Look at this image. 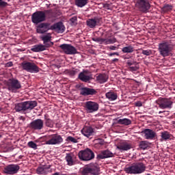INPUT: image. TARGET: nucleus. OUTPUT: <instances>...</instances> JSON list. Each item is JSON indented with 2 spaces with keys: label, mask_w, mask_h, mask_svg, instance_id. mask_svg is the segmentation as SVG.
Returning <instances> with one entry per match:
<instances>
[{
  "label": "nucleus",
  "mask_w": 175,
  "mask_h": 175,
  "mask_svg": "<svg viewBox=\"0 0 175 175\" xmlns=\"http://www.w3.org/2000/svg\"><path fill=\"white\" fill-rule=\"evenodd\" d=\"M37 106L38 103L35 100L25 101L15 104L14 110L16 113H25V111L35 109Z\"/></svg>",
  "instance_id": "nucleus-1"
},
{
  "label": "nucleus",
  "mask_w": 175,
  "mask_h": 175,
  "mask_svg": "<svg viewBox=\"0 0 175 175\" xmlns=\"http://www.w3.org/2000/svg\"><path fill=\"white\" fill-rule=\"evenodd\" d=\"M129 174H140L146 172V165L143 163H135L125 168Z\"/></svg>",
  "instance_id": "nucleus-2"
},
{
  "label": "nucleus",
  "mask_w": 175,
  "mask_h": 175,
  "mask_svg": "<svg viewBox=\"0 0 175 175\" xmlns=\"http://www.w3.org/2000/svg\"><path fill=\"white\" fill-rule=\"evenodd\" d=\"M46 13H53V10L44 11H37L32 14L31 21L33 24L38 25L43 21H46Z\"/></svg>",
  "instance_id": "nucleus-3"
},
{
  "label": "nucleus",
  "mask_w": 175,
  "mask_h": 175,
  "mask_svg": "<svg viewBox=\"0 0 175 175\" xmlns=\"http://www.w3.org/2000/svg\"><path fill=\"white\" fill-rule=\"evenodd\" d=\"M7 87L8 91L16 94V92H18V90L21 88V82L17 79H10L7 83Z\"/></svg>",
  "instance_id": "nucleus-4"
},
{
  "label": "nucleus",
  "mask_w": 175,
  "mask_h": 175,
  "mask_svg": "<svg viewBox=\"0 0 175 175\" xmlns=\"http://www.w3.org/2000/svg\"><path fill=\"white\" fill-rule=\"evenodd\" d=\"M78 156L81 161H91L95 158V153L90 149L86 148L83 150H80L78 153Z\"/></svg>",
  "instance_id": "nucleus-5"
},
{
  "label": "nucleus",
  "mask_w": 175,
  "mask_h": 175,
  "mask_svg": "<svg viewBox=\"0 0 175 175\" xmlns=\"http://www.w3.org/2000/svg\"><path fill=\"white\" fill-rule=\"evenodd\" d=\"M158 51L160 55L165 58V57H169L172 53V47L167 42H161L159 44Z\"/></svg>",
  "instance_id": "nucleus-6"
},
{
  "label": "nucleus",
  "mask_w": 175,
  "mask_h": 175,
  "mask_svg": "<svg viewBox=\"0 0 175 175\" xmlns=\"http://www.w3.org/2000/svg\"><path fill=\"white\" fill-rule=\"evenodd\" d=\"M100 170L98 165L90 164L83 167L81 172V175H98Z\"/></svg>",
  "instance_id": "nucleus-7"
},
{
  "label": "nucleus",
  "mask_w": 175,
  "mask_h": 175,
  "mask_svg": "<svg viewBox=\"0 0 175 175\" xmlns=\"http://www.w3.org/2000/svg\"><path fill=\"white\" fill-rule=\"evenodd\" d=\"M21 66L23 70H26L29 73H39V67L35 63L23 62L21 63Z\"/></svg>",
  "instance_id": "nucleus-8"
},
{
  "label": "nucleus",
  "mask_w": 175,
  "mask_h": 175,
  "mask_svg": "<svg viewBox=\"0 0 175 175\" xmlns=\"http://www.w3.org/2000/svg\"><path fill=\"white\" fill-rule=\"evenodd\" d=\"M85 110L86 113H95L99 110V104L94 101H87L85 103Z\"/></svg>",
  "instance_id": "nucleus-9"
},
{
  "label": "nucleus",
  "mask_w": 175,
  "mask_h": 175,
  "mask_svg": "<svg viewBox=\"0 0 175 175\" xmlns=\"http://www.w3.org/2000/svg\"><path fill=\"white\" fill-rule=\"evenodd\" d=\"M135 6L139 8L140 12H143V13H147L150 10L148 0H137Z\"/></svg>",
  "instance_id": "nucleus-10"
},
{
  "label": "nucleus",
  "mask_w": 175,
  "mask_h": 175,
  "mask_svg": "<svg viewBox=\"0 0 175 175\" xmlns=\"http://www.w3.org/2000/svg\"><path fill=\"white\" fill-rule=\"evenodd\" d=\"M19 170L20 166L18 165L10 164L4 167L3 173H5V174L13 175L16 174V173H18Z\"/></svg>",
  "instance_id": "nucleus-11"
},
{
  "label": "nucleus",
  "mask_w": 175,
  "mask_h": 175,
  "mask_svg": "<svg viewBox=\"0 0 175 175\" xmlns=\"http://www.w3.org/2000/svg\"><path fill=\"white\" fill-rule=\"evenodd\" d=\"M60 49L65 53V54H68L69 55H72L73 54H77V49L70 44H62L59 46Z\"/></svg>",
  "instance_id": "nucleus-12"
},
{
  "label": "nucleus",
  "mask_w": 175,
  "mask_h": 175,
  "mask_svg": "<svg viewBox=\"0 0 175 175\" xmlns=\"http://www.w3.org/2000/svg\"><path fill=\"white\" fill-rule=\"evenodd\" d=\"M64 142V139L59 135H52L49 136V139L45 142V144L49 146H54L55 144H60Z\"/></svg>",
  "instance_id": "nucleus-13"
},
{
  "label": "nucleus",
  "mask_w": 175,
  "mask_h": 175,
  "mask_svg": "<svg viewBox=\"0 0 175 175\" xmlns=\"http://www.w3.org/2000/svg\"><path fill=\"white\" fill-rule=\"evenodd\" d=\"M93 42H96V43H98V44H113V43H116L117 40L114 38H102L94 37L92 38Z\"/></svg>",
  "instance_id": "nucleus-14"
},
{
  "label": "nucleus",
  "mask_w": 175,
  "mask_h": 175,
  "mask_svg": "<svg viewBox=\"0 0 175 175\" xmlns=\"http://www.w3.org/2000/svg\"><path fill=\"white\" fill-rule=\"evenodd\" d=\"M78 78L83 83H90L92 80V75L88 74V70H83L79 74Z\"/></svg>",
  "instance_id": "nucleus-15"
},
{
  "label": "nucleus",
  "mask_w": 175,
  "mask_h": 175,
  "mask_svg": "<svg viewBox=\"0 0 175 175\" xmlns=\"http://www.w3.org/2000/svg\"><path fill=\"white\" fill-rule=\"evenodd\" d=\"M29 128L34 131H40L43 129V121L42 119H36L29 124Z\"/></svg>",
  "instance_id": "nucleus-16"
},
{
  "label": "nucleus",
  "mask_w": 175,
  "mask_h": 175,
  "mask_svg": "<svg viewBox=\"0 0 175 175\" xmlns=\"http://www.w3.org/2000/svg\"><path fill=\"white\" fill-rule=\"evenodd\" d=\"M96 90L94 88L87 87L81 88L80 95L82 96H89V95H96Z\"/></svg>",
  "instance_id": "nucleus-17"
},
{
  "label": "nucleus",
  "mask_w": 175,
  "mask_h": 175,
  "mask_svg": "<svg viewBox=\"0 0 175 175\" xmlns=\"http://www.w3.org/2000/svg\"><path fill=\"white\" fill-rule=\"evenodd\" d=\"M52 31H55L57 33H64L65 32V26L62 22H58L51 26Z\"/></svg>",
  "instance_id": "nucleus-18"
},
{
  "label": "nucleus",
  "mask_w": 175,
  "mask_h": 175,
  "mask_svg": "<svg viewBox=\"0 0 175 175\" xmlns=\"http://www.w3.org/2000/svg\"><path fill=\"white\" fill-rule=\"evenodd\" d=\"M51 29V27H50V23H42L40 24L37 28V33H46L47 31H50Z\"/></svg>",
  "instance_id": "nucleus-19"
},
{
  "label": "nucleus",
  "mask_w": 175,
  "mask_h": 175,
  "mask_svg": "<svg viewBox=\"0 0 175 175\" xmlns=\"http://www.w3.org/2000/svg\"><path fill=\"white\" fill-rule=\"evenodd\" d=\"M173 106V101L169 98H162L161 103L159 104L160 109H172Z\"/></svg>",
  "instance_id": "nucleus-20"
},
{
  "label": "nucleus",
  "mask_w": 175,
  "mask_h": 175,
  "mask_svg": "<svg viewBox=\"0 0 175 175\" xmlns=\"http://www.w3.org/2000/svg\"><path fill=\"white\" fill-rule=\"evenodd\" d=\"M142 133H144L145 139L147 140H152L157 136V133L152 129H146L142 131Z\"/></svg>",
  "instance_id": "nucleus-21"
},
{
  "label": "nucleus",
  "mask_w": 175,
  "mask_h": 175,
  "mask_svg": "<svg viewBox=\"0 0 175 175\" xmlns=\"http://www.w3.org/2000/svg\"><path fill=\"white\" fill-rule=\"evenodd\" d=\"M116 148L121 152L123 151H128L132 148V144L126 142H121L117 145Z\"/></svg>",
  "instance_id": "nucleus-22"
},
{
  "label": "nucleus",
  "mask_w": 175,
  "mask_h": 175,
  "mask_svg": "<svg viewBox=\"0 0 175 175\" xmlns=\"http://www.w3.org/2000/svg\"><path fill=\"white\" fill-rule=\"evenodd\" d=\"M65 159L68 166H73L76 163V156L73 152L66 153Z\"/></svg>",
  "instance_id": "nucleus-23"
},
{
  "label": "nucleus",
  "mask_w": 175,
  "mask_h": 175,
  "mask_svg": "<svg viewBox=\"0 0 175 175\" xmlns=\"http://www.w3.org/2000/svg\"><path fill=\"white\" fill-rule=\"evenodd\" d=\"M113 157H114V154L111 152V151L105 150L101 151V152L97 155V159H106V158H113Z\"/></svg>",
  "instance_id": "nucleus-24"
},
{
  "label": "nucleus",
  "mask_w": 175,
  "mask_h": 175,
  "mask_svg": "<svg viewBox=\"0 0 175 175\" xmlns=\"http://www.w3.org/2000/svg\"><path fill=\"white\" fill-rule=\"evenodd\" d=\"M109 80V75L107 74H98L96 76V81L99 84H105Z\"/></svg>",
  "instance_id": "nucleus-25"
},
{
  "label": "nucleus",
  "mask_w": 175,
  "mask_h": 175,
  "mask_svg": "<svg viewBox=\"0 0 175 175\" xmlns=\"http://www.w3.org/2000/svg\"><path fill=\"white\" fill-rule=\"evenodd\" d=\"M81 133L85 137H90V136H92L94 135V129L90 126H85L81 130Z\"/></svg>",
  "instance_id": "nucleus-26"
},
{
  "label": "nucleus",
  "mask_w": 175,
  "mask_h": 175,
  "mask_svg": "<svg viewBox=\"0 0 175 175\" xmlns=\"http://www.w3.org/2000/svg\"><path fill=\"white\" fill-rule=\"evenodd\" d=\"M46 47L43 44H36L32 46L31 51L33 53H40V51H44Z\"/></svg>",
  "instance_id": "nucleus-27"
},
{
  "label": "nucleus",
  "mask_w": 175,
  "mask_h": 175,
  "mask_svg": "<svg viewBox=\"0 0 175 175\" xmlns=\"http://www.w3.org/2000/svg\"><path fill=\"white\" fill-rule=\"evenodd\" d=\"M44 120H45V125L48 126V128H53L54 126V121L50 119L49 114L46 113L44 115Z\"/></svg>",
  "instance_id": "nucleus-28"
},
{
  "label": "nucleus",
  "mask_w": 175,
  "mask_h": 175,
  "mask_svg": "<svg viewBox=\"0 0 175 175\" xmlns=\"http://www.w3.org/2000/svg\"><path fill=\"white\" fill-rule=\"evenodd\" d=\"M117 124H120V125H131L132 124V120H129L128 118H122V119H118L117 120Z\"/></svg>",
  "instance_id": "nucleus-29"
},
{
  "label": "nucleus",
  "mask_w": 175,
  "mask_h": 175,
  "mask_svg": "<svg viewBox=\"0 0 175 175\" xmlns=\"http://www.w3.org/2000/svg\"><path fill=\"white\" fill-rule=\"evenodd\" d=\"M97 23H98V19H96V18L88 19L86 21V24L88 27H89L90 28H95V27H96Z\"/></svg>",
  "instance_id": "nucleus-30"
},
{
  "label": "nucleus",
  "mask_w": 175,
  "mask_h": 175,
  "mask_svg": "<svg viewBox=\"0 0 175 175\" xmlns=\"http://www.w3.org/2000/svg\"><path fill=\"white\" fill-rule=\"evenodd\" d=\"M161 142H163V140H169V139L172 137V134H170V133H169L168 131H163L161 133Z\"/></svg>",
  "instance_id": "nucleus-31"
},
{
  "label": "nucleus",
  "mask_w": 175,
  "mask_h": 175,
  "mask_svg": "<svg viewBox=\"0 0 175 175\" xmlns=\"http://www.w3.org/2000/svg\"><path fill=\"white\" fill-rule=\"evenodd\" d=\"M75 3L77 8H84L88 3V0H75Z\"/></svg>",
  "instance_id": "nucleus-32"
},
{
  "label": "nucleus",
  "mask_w": 175,
  "mask_h": 175,
  "mask_svg": "<svg viewBox=\"0 0 175 175\" xmlns=\"http://www.w3.org/2000/svg\"><path fill=\"white\" fill-rule=\"evenodd\" d=\"M105 96L109 100H116L117 99V94L113 92H108L106 93Z\"/></svg>",
  "instance_id": "nucleus-33"
},
{
  "label": "nucleus",
  "mask_w": 175,
  "mask_h": 175,
  "mask_svg": "<svg viewBox=\"0 0 175 175\" xmlns=\"http://www.w3.org/2000/svg\"><path fill=\"white\" fill-rule=\"evenodd\" d=\"M51 167V165H49L47 168L44 167H38L37 168V173L38 174H47V170Z\"/></svg>",
  "instance_id": "nucleus-34"
},
{
  "label": "nucleus",
  "mask_w": 175,
  "mask_h": 175,
  "mask_svg": "<svg viewBox=\"0 0 175 175\" xmlns=\"http://www.w3.org/2000/svg\"><path fill=\"white\" fill-rule=\"evenodd\" d=\"M122 53L129 54L131 53H133V51H135V49L131 45H129L127 46L123 47L122 49Z\"/></svg>",
  "instance_id": "nucleus-35"
},
{
  "label": "nucleus",
  "mask_w": 175,
  "mask_h": 175,
  "mask_svg": "<svg viewBox=\"0 0 175 175\" xmlns=\"http://www.w3.org/2000/svg\"><path fill=\"white\" fill-rule=\"evenodd\" d=\"M40 39L43 41V43H47V42L51 41V33H48L46 35L42 36Z\"/></svg>",
  "instance_id": "nucleus-36"
},
{
  "label": "nucleus",
  "mask_w": 175,
  "mask_h": 175,
  "mask_svg": "<svg viewBox=\"0 0 175 175\" xmlns=\"http://www.w3.org/2000/svg\"><path fill=\"white\" fill-rule=\"evenodd\" d=\"M172 9H173V6H172V5L167 4L162 8V12H163V13H166L167 12H170Z\"/></svg>",
  "instance_id": "nucleus-37"
},
{
  "label": "nucleus",
  "mask_w": 175,
  "mask_h": 175,
  "mask_svg": "<svg viewBox=\"0 0 175 175\" xmlns=\"http://www.w3.org/2000/svg\"><path fill=\"white\" fill-rule=\"evenodd\" d=\"M139 64L137 63V64H134L133 66H131L129 69L130 70V72H137V70H139Z\"/></svg>",
  "instance_id": "nucleus-38"
},
{
  "label": "nucleus",
  "mask_w": 175,
  "mask_h": 175,
  "mask_svg": "<svg viewBox=\"0 0 175 175\" xmlns=\"http://www.w3.org/2000/svg\"><path fill=\"white\" fill-rule=\"evenodd\" d=\"M148 147V142L146 141H142L139 143V148H141L142 150H146L147 149Z\"/></svg>",
  "instance_id": "nucleus-39"
},
{
  "label": "nucleus",
  "mask_w": 175,
  "mask_h": 175,
  "mask_svg": "<svg viewBox=\"0 0 175 175\" xmlns=\"http://www.w3.org/2000/svg\"><path fill=\"white\" fill-rule=\"evenodd\" d=\"M28 147L29 148H33V150H38V145L33 142V141H30L27 143Z\"/></svg>",
  "instance_id": "nucleus-40"
},
{
  "label": "nucleus",
  "mask_w": 175,
  "mask_h": 175,
  "mask_svg": "<svg viewBox=\"0 0 175 175\" xmlns=\"http://www.w3.org/2000/svg\"><path fill=\"white\" fill-rule=\"evenodd\" d=\"M10 0H0V8H6L9 5Z\"/></svg>",
  "instance_id": "nucleus-41"
},
{
  "label": "nucleus",
  "mask_w": 175,
  "mask_h": 175,
  "mask_svg": "<svg viewBox=\"0 0 175 175\" xmlns=\"http://www.w3.org/2000/svg\"><path fill=\"white\" fill-rule=\"evenodd\" d=\"M79 72H80V70L79 69L73 68L72 70H70L68 71V75L71 77L76 76V75H77V73H79Z\"/></svg>",
  "instance_id": "nucleus-42"
},
{
  "label": "nucleus",
  "mask_w": 175,
  "mask_h": 175,
  "mask_svg": "<svg viewBox=\"0 0 175 175\" xmlns=\"http://www.w3.org/2000/svg\"><path fill=\"white\" fill-rule=\"evenodd\" d=\"M66 140V142H70L71 143H79V141L77 140V139L72 136H68Z\"/></svg>",
  "instance_id": "nucleus-43"
},
{
  "label": "nucleus",
  "mask_w": 175,
  "mask_h": 175,
  "mask_svg": "<svg viewBox=\"0 0 175 175\" xmlns=\"http://www.w3.org/2000/svg\"><path fill=\"white\" fill-rule=\"evenodd\" d=\"M142 54L144 55H151V54H152V51L150 49H147V50H142Z\"/></svg>",
  "instance_id": "nucleus-44"
},
{
  "label": "nucleus",
  "mask_w": 175,
  "mask_h": 175,
  "mask_svg": "<svg viewBox=\"0 0 175 175\" xmlns=\"http://www.w3.org/2000/svg\"><path fill=\"white\" fill-rule=\"evenodd\" d=\"M72 25H76L77 24V16H74L70 19Z\"/></svg>",
  "instance_id": "nucleus-45"
},
{
  "label": "nucleus",
  "mask_w": 175,
  "mask_h": 175,
  "mask_svg": "<svg viewBox=\"0 0 175 175\" xmlns=\"http://www.w3.org/2000/svg\"><path fill=\"white\" fill-rule=\"evenodd\" d=\"M126 64L128 65V66H129V68H131V66L133 65H137V62L132 60H128Z\"/></svg>",
  "instance_id": "nucleus-46"
},
{
  "label": "nucleus",
  "mask_w": 175,
  "mask_h": 175,
  "mask_svg": "<svg viewBox=\"0 0 175 175\" xmlns=\"http://www.w3.org/2000/svg\"><path fill=\"white\" fill-rule=\"evenodd\" d=\"M53 44H54V43H53V42H51V41H48L46 43H44V46L45 49H46V48L51 47V46H53Z\"/></svg>",
  "instance_id": "nucleus-47"
},
{
  "label": "nucleus",
  "mask_w": 175,
  "mask_h": 175,
  "mask_svg": "<svg viewBox=\"0 0 175 175\" xmlns=\"http://www.w3.org/2000/svg\"><path fill=\"white\" fill-rule=\"evenodd\" d=\"M105 9H107V10H110L111 9V5L109 3L104 4Z\"/></svg>",
  "instance_id": "nucleus-48"
},
{
  "label": "nucleus",
  "mask_w": 175,
  "mask_h": 175,
  "mask_svg": "<svg viewBox=\"0 0 175 175\" xmlns=\"http://www.w3.org/2000/svg\"><path fill=\"white\" fill-rule=\"evenodd\" d=\"M135 106L137 107H142V106H143V103H142L141 101H137V103H135Z\"/></svg>",
  "instance_id": "nucleus-49"
},
{
  "label": "nucleus",
  "mask_w": 175,
  "mask_h": 175,
  "mask_svg": "<svg viewBox=\"0 0 175 175\" xmlns=\"http://www.w3.org/2000/svg\"><path fill=\"white\" fill-rule=\"evenodd\" d=\"M113 55H120V54L118 53V52H115L109 54V57H113Z\"/></svg>",
  "instance_id": "nucleus-50"
},
{
  "label": "nucleus",
  "mask_w": 175,
  "mask_h": 175,
  "mask_svg": "<svg viewBox=\"0 0 175 175\" xmlns=\"http://www.w3.org/2000/svg\"><path fill=\"white\" fill-rule=\"evenodd\" d=\"M99 142L98 143V144H100V146H103V144H105V140L103 139H98Z\"/></svg>",
  "instance_id": "nucleus-51"
},
{
  "label": "nucleus",
  "mask_w": 175,
  "mask_h": 175,
  "mask_svg": "<svg viewBox=\"0 0 175 175\" xmlns=\"http://www.w3.org/2000/svg\"><path fill=\"white\" fill-rule=\"evenodd\" d=\"M6 65H7V66H8V67L13 66V62H9L7 63Z\"/></svg>",
  "instance_id": "nucleus-52"
},
{
  "label": "nucleus",
  "mask_w": 175,
  "mask_h": 175,
  "mask_svg": "<svg viewBox=\"0 0 175 175\" xmlns=\"http://www.w3.org/2000/svg\"><path fill=\"white\" fill-rule=\"evenodd\" d=\"M19 120H21V121L25 122V118H24L23 116H20L18 118Z\"/></svg>",
  "instance_id": "nucleus-53"
},
{
  "label": "nucleus",
  "mask_w": 175,
  "mask_h": 175,
  "mask_svg": "<svg viewBox=\"0 0 175 175\" xmlns=\"http://www.w3.org/2000/svg\"><path fill=\"white\" fill-rule=\"evenodd\" d=\"M109 49H110L111 50H116V49H117V46H109Z\"/></svg>",
  "instance_id": "nucleus-54"
},
{
  "label": "nucleus",
  "mask_w": 175,
  "mask_h": 175,
  "mask_svg": "<svg viewBox=\"0 0 175 175\" xmlns=\"http://www.w3.org/2000/svg\"><path fill=\"white\" fill-rule=\"evenodd\" d=\"M53 175H64V174H62L59 172H55V173L53 174Z\"/></svg>",
  "instance_id": "nucleus-55"
},
{
  "label": "nucleus",
  "mask_w": 175,
  "mask_h": 175,
  "mask_svg": "<svg viewBox=\"0 0 175 175\" xmlns=\"http://www.w3.org/2000/svg\"><path fill=\"white\" fill-rule=\"evenodd\" d=\"M117 61H118V59L117 58L112 59V62H117Z\"/></svg>",
  "instance_id": "nucleus-56"
},
{
  "label": "nucleus",
  "mask_w": 175,
  "mask_h": 175,
  "mask_svg": "<svg viewBox=\"0 0 175 175\" xmlns=\"http://www.w3.org/2000/svg\"><path fill=\"white\" fill-rule=\"evenodd\" d=\"M164 112H165V111H160L159 112V114H161V113H164Z\"/></svg>",
  "instance_id": "nucleus-57"
},
{
  "label": "nucleus",
  "mask_w": 175,
  "mask_h": 175,
  "mask_svg": "<svg viewBox=\"0 0 175 175\" xmlns=\"http://www.w3.org/2000/svg\"><path fill=\"white\" fill-rule=\"evenodd\" d=\"M0 137H2V135H0Z\"/></svg>",
  "instance_id": "nucleus-58"
}]
</instances>
